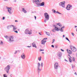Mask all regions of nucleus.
Returning <instances> with one entry per match:
<instances>
[{
	"label": "nucleus",
	"instance_id": "nucleus-1",
	"mask_svg": "<svg viewBox=\"0 0 77 77\" xmlns=\"http://www.w3.org/2000/svg\"><path fill=\"white\" fill-rule=\"evenodd\" d=\"M32 2L35 3L37 5H38L39 6H43L45 4L44 2H42L40 4L41 2V0H33Z\"/></svg>",
	"mask_w": 77,
	"mask_h": 77
},
{
	"label": "nucleus",
	"instance_id": "nucleus-2",
	"mask_svg": "<svg viewBox=\"0 0 77 77\" xmlns=\"http://www.w3.org/2000/svg\"><path fill=\"white\" fill-rule=\"evenodd\" d=\"M44 16L45 18V19L44 20L45 23H46V21H48L49 20V15L48 14V13H44Z\"/></svg>",
	"mask_w": 77,
	"mask_h": 77
},
{
	"label": "nucleus",
	"instance_id": "nucleus-3",
	"mask_svg": "<svg viewBox=\"0 0 77 77\" xmlns=\"http://www.w3.org/2000/svg\"><path fill=\"white\" fill-rule=\"evenodd\" d=\"M14 41V37L12 36H9L8 38V42L9 43H11L12 42Z\"/></svg>",
	"mask_w": 77,
	"mask_h": 77
},
{
	"label": "nucleus",
	"instance_id": "nucleus-4",
	"mask_svg": "<svg viewBox=\"0 0 77 77\" xmlns=\"http://www.w3.org/2000/svg\"><path fill=\"white\" fill-rule=\"evenodd\" d=\"M6 9H7L8 12H9L10 15L12 14V8L6 7Z\"/></svg>",
	"mask_w": 77,
	"mask_h": 77
},
{
	"label": "nucleus",
	"instance_id": "nucleus-5",
	"mask_svg": "<svg viewBox=\"0 0 77 77\" xmlns=\"http://www.w3.org/2000/svg\"><path fill=\"white\" fill-rule=\"evenodd\" d=\"M37 70L38 72H39L41 71V69L40 68V63H37Z\"/></svg>",
	"mask_w": 77,
	"mask_h": 77
},
{
	"label": "nucleus",
	"instance_id": "nucleus-6",
	"mask_svg": "<svg viewBox=\"0 0 77 77\" xmlns=\"http://www.w3.org/2000/svg\"><path fill=\"white\" fill-rule=\"evenodd\" d=\"M65 2H61L59 3V5L60 6H62L63 8H65Z\"/></svg>",
	"mask_w": 77,
	"mask_h": 77
},
{
	"label": "nucleus",
	"instance_id": "nucleus-7",
	"mask_svg": "<svg viewBox=\"0 0 77 77\" xmlns=\"http://www.w3.org/2000/svg\"><path fill=\"white\" fill-rule=\"evenodd\" d=\"M59 66V64H58V63H55L54 64V69L57 70V69H58Z\"/></svg>",
	"mask_w": 77,
	"mask_h": 77
},
{
	"label": "nucleus",
	"instance_id": "nucleus-8",
	"mask_svg": "<svg viewBox=\"0 0 77 77\" xmlns=\"http://www.w3.org/2000/svg\"><path fill=\"white\" fill-rule=\"evenodd\" d=\"M30 31L28 29L26 30L25 33L26 34H29V35H31L32 34V31L31 30Z\"/></svg>",
	"mask_w": 77,
	"mask_h": 77
},
{
	"label": "nucleus",
	"instance_id": "nucleus-9",
	"mask_svg": "<svg viewBox=\"0 0 77 77\" xmlns=\"http://www.w3.org/2000/svg\"><path fill=\"white\" fill-rule=\"evenodd\" d=\"M62 53L60 52H58L57 53V56L58 57L59 59H60L61 57H62Z\"/></svg>",
	"mask_w": 77,
	"mask_h": 77
},
{
	"label": "nucleus",
	"instance_id": "nucleus-10",
	"mask_svg": "<svg viewBox=\"0 0 77 77\" xmlns=\"http://www.w3.org/2000/svg\"><path fill=\"white\" fill-rule=\"evenodd\" d=\"M10 69V66L9 65H8L7 66V67L5 68V69L7 73H8L9 72V69Z\"/></svg>",
	"mask_w": 77,
	"mask_h": 77
},
{
	"label": "nucleus",
	"instance_id": "nucleus-11",
	"mask_svg": "<svg viewBox=\"0 0 77 77\" xmlns=\"http://www.w3.org/2000/svg\"><path fill=\"white\" fill-rule=\"evenodd\" d=\"M21 57L22 59H24L26 58V55L24 53H23L21 55Z\"/></svg>",
	"mask_w": 77,
	"mask_h": 77
},
{
	"label": "nucleus",
	"instance_id": "nucleus-12",
	"mask_svg": "<svg viewBox=\"0 0 77 77\" xmlns=\"http://www.w3.org/2000/svg\"><path fill=\"white\" fill-rule=\"evenodd\" d=\"M47 42V41L46 40H42V44L43 45H44L45 44V42Z\"/></svg>",
	"mask_w": 77,
	"mask_h": 77
},
{
	"label": "nucleus",
	"instance_id": "nucleus-13",
	"mask_svg": "<svg viewBox=\"0 0 77 77\" xmlns=\"http://www.w3.org/2000/svg\"><path fill=\"white\" fill-rule=\"evenodd\" d=\"M13 26V25H8L7 26V28L8 29H10V28H12V27Z\"/></svg>",
	"mask_w": 77,
	"mask_h": 77
},
{
	"label": "nucleus",
	"instance_id": "nucleus-14",
	"mask_svg": "<svg viewBox=\"0 0 77 77\" xmlns=\"http://www.w3.org/2000/svg\"><path fill=\"white\" fill-rule=\"evenodd\" d=\"M32 45L33 47H35V48H37V47H36V44L34 42L32 43Z\"/></svg>",
	"mask_w": 77,
	"mask_h": 77
},
{
	"label": "nucleus",
	"instance_id": "nucleus-15",
	"mask_svg": "<svg viewBox=\"0 0 77 77\" xmlns=\"http://www.w3.org/2000/svg\"><path fill=\"white\" fill-rule=\"evenodd\" d=\"M67 53H69V54H71L72 53V51H70V50L67 49Z\"/></svg>",
	"mask_w": 77,
	"mask_h": 77
},
{
	"label": "nucleus",
	"instance_id": "nucleus-16",
	"mask_svg": "<svg viewBox=\"0 0 77 77\" xmlns=\"http://www.w3.org/2000/svg\"><path fill=\"white\" fill-rule=\"evenodd\" d=\"M72 51L74 52H75V51H77V49H76V48L75 47V48H73V49H72Z\"/></svg>",
	"mask_w": 77,
	"mask_h": 77
},
{
	"label": "nucleus",
	"instance_id": "nucleus-17",
	"mask_svg": "<svg viewBox=\"0 0 77 77\" xmlns=\"http://www.w3.org/2000/svg\"><path fill=\"white\" fill-rule=\"evenodd\" d=\"M66 9H67V11H69L71 9V8L70 9L69 8V7L68 5H67Z\"/></svg>",
	"mask_w": 77,
	"mask_h": 77
},
{
	"label": "nucleus",
	"instance_id": "nucleus-18",
	"mask_svg": "<svg viewBox=\"0 0 77 77\" xmlns=\"http://www.w3.org/2000/svg\"><path fill=\"white\" fill-rule=\"evenodd\" d=\"M12 27L13 28V31H14L15 30H17V28H15V26H14V25H13Z\"/></svg>",
	"mask_w": 77,
	"mask_h": 77
},
{
	"label": "nucleus",
	"instance_id": "nucleus-19",
	"mask_svg": "<svg viewBox=\"0 0 77 77\" xmlns=\"http://www.w3.org/2000/svg\"><path fill=\"white\" fill-rule=\"evenodd\" d=\"M22 12H23L24 13H27V11H26L25 10H24V8H22Z\"/></svg>",
	"mask_w": 77,
	"mask_h": 77
},
{
	"label": "nucleus",
	"instance_id": "nucleus-20",
	"mask_svg": "<svg viewBox=\"0 0 77 77\" xmlns=\"http://www.w3.org/2000/svg\"><path fill=\"white\" fill-rule=\"evenodd\" d=\"M55 30L56 31H59V30H60V29H59L58 28L56 27L55 28Z\"/></svg>",
	"mask_w": 77,
	"mask_h": 77
},
{
	"label": "nucleus",
	"instance_id": "nucleus-21",
	"mask_svg": "<svg viewBox=\"0 0 77 77\" xmlns=\"http://www.w3.org/2000/svg\"><path fill=\"white\" fill-rule=\"evenodd\" d=\"M3 45V42L2 41H1V42L0 43V45Z\"/></svg>",
	"mask_w": 77,
	"mask_h": 77
},
{
	"label": "nucleus",
	"instance_id": "nucleus-22",
	"mask_svg": "<svg viewBox=\"0 0 77 77\" xmlns=\"http://www.w3.org/2000/svg\"><path fill=\"white\" fill-rule=\"evenodd\" d=\"M70 48L72 50L73 48H75V47L71 45L70 46Z\"/></svg>",
	"mask_w": 77,
	"mask_h": 77
},
{
	"label": "nucleus",
	"instance_id": "nucleus-23",
	"mask_svg": "<svg viewBox=\"0 0 77 77\" xmlns=\"http://www.w3.org/2000/svg\"><path fill=\"white\" fill-rule=\"evenodd\" d=\"M66 40H67V41H68L69 42V43H70L71 42H70V41H69V40L68 39V38L66 37Z\"/></svg>",
	"mask_w": 77,
	"mask_h": 77
},
{
	"label": "nucleus",
	"instance_id": "nucleus-24",
	"mask_svg": "<svg viewBox=\"0 0 77 77\" xmlns=\"http://www.w3.org/2000/svg\"><path fill=\"white\" fill-rule=\"evenodd\" d=\"M60 32H63V29H62V28H61L60 29Z\"/></svg>",
	"mask_w": 77,
	"mask_h": 77
},
{
	"label": "nucleus",
	"instance_id": "nucleus-25",
	"mask_svg": "<svg viewBox=\"0 0 77 77\" xmlns=\"http://www.w3.org/2000/svg\"><path fill=\"white\" fill-rule=\"evenodd\" d=\"M45 32L46 33H47L46 35H48V36H50V33H49L48 32Z\"/></svg>",
	"mask_w": 77,
	"mask_h": 77
},
{
	"label": "nucleus",
	"instance_id": "nucleus-26",
	"mask_svg": "<svg viewBox=\"0 0 77 77\" xmlns=\"http://www.w3.org/2000/svg\"><path fill=\"white\" fill-rule=\"evenodd\" d=\"M67 5L69 7V8L70 9V8H71L72 6L70 4H69Z\"/></svg>",
	"mask_w": 77,
	"mask_h": 77
},
{
	"label": "nucleus",
	"instance_id": "nucleus-27",
	"mask_svg": "<svg viewBox=\"0 0 77 77\" xmlns=\"http://www.w3.org/2000/svg\"><path fill=\"white\" fill-rule=\"evenodd\" d=\"M43 65H44L43 63H41V66L42 68V67H43Z\"/></svg>",
	"mask_w": 77,
	"mask_h": 77
},
{
	"label": "nucleus",
	"instance_id": "nucleus-28",
	"mask_svg": "<svg viewBox=\"0 0 77 77\" xmlns=\"http://www.w3.org/2000/svg\"><path fill=\"white\" fill-rule=\"evenodd\" d=\"M38 59L39 61H41V57L40 56V57H38Z\"/></svg>",
	"mask_w": 77,
	"mask_h": 77
},
{
	"label": "nucleus",
	"instance_id": "nucleus-29",
	"mask_svg": "<svg viewBox=\"0 0 77 77\" xmlns=\"http://www.w3.org/2000/svg\"><path fill=\"white\" fill-rule=\"evenodd\" d=\"M52 11H53V13H54V14L56 13V10H54V9H52Z\"/></svg>",
	"mask_w": 77,
	"mask_h": 77
},
{
	"label": "nucleus",
	"instance_id": "nucleus-30",
	"mask_svg": "<svg viewBox=\"0 0 77 77\" xmlns=\"http://www.w3.org/2000/svg\"><path fill=\"white\" fill-rule=\"evenodd\" d=\"M56 12L57 14H60L61 15H62V14H61L58 11H56Z\"/></svg>",
	"mask_w": 77,
	"mask_h": 77
},
{
	"label": "nucleus",
	"instance_id": "nucleus-31",
	"mask_svg": "<svg viewBox=\"0 0 77 77\" xmlns=\"http://www.w3.org/2000/svg\"><path fill=\"white\" fill-rule=\"evenodd\" d=\"M72 69H73V68H74V66H74V65L72 64Z\"/></svg>",
	"mask_w": 77,
	"mask_h": 77
},
{
	"label": "nucleus",
	"instance_id": "nucleus-32",
	"mask_svg": "<svg viewBox=\"0 0 77 77\" xmlns=\"http://www.w3.org/2000/svg\"><path fill=\"white\" fill-rule=\"evenodd\" d=\"M52 31L53 32H56V29H55V28L54 29H53Z\"/></svg>",
	"mask_w": 77,
	"mask_h": 77
},
{
	"label": "nucleus",
	"instance_id": "nucleus-33",
	"mask_svg": "<svg viewBox=\"0 0 77 77\" xmlns=\"http://www.w3.org/2000/svg\"><path fill=\"white\" fill-rule=\"evenodd\" d=\"M57 25H58V26H60V27H61V24H60V23H57Z\"/></svg>",
	"mask_w": 77,
	"mask_h": 77
},
{
	"label": "nucleus",
	"instance_id": "nucleus-34",
	"mask_svg": "<svg viewBox=\"0 0 77 77\" xmlns=\"http://www.w3.org/2000/svg\"><path fill=\"white\" fill-rule=\"evenodd\" d=\"M4 77H7V75H6V74H4Z\"/></svg>",
	"mask_w": 77,
	"mask_h": 77
},
{
	"label": "nucleus",
	"instance_id": "nucleus-35",
	"mask_svg": "<svg viewBox=\"0 0 77 77\" xmlns=\"http://www.w3.org/2000/svg\"><path fill=\"white\" fill-rule=\"evenodd\" d=\"M72 61H73V62H74V61H75V58H74V57H73L72 58Z\"/></svg>",
	"mask_w": 77,
	"mask_h": 77
},
{
	"label": "nucleus",
	"instance_id": "nucleus-36",
	"mask_svg": "<svg viewBox=\"0 0 77 77\" xmlns=\"http://www.w3.org/2000/svg\"><path fill=\"white\" fill-rule=\"evenodd\" d=\"M40 51H44V49H40Z\"/></svg>",
	"mask_w": 77,
	"mask_h": 77
},
{
	"label": "nucleus",
	"instance_id": "nucleus-37",
	"mask_svg": "<svg viewBox=\"0 0 77 77\" xmlns=\"http://www.w3.org/2000/svg\"><path fill=\"white\" fill-rule=\"evenodd\" d=\"M4 37L5 38H6V39H7L8 38V37L7 35L5 36Z\"/></svg>",
	"mask_w": 77,
	"mask_h": 77
},
{
	"label": "nucleus",
	"instance_id": "nucleus-38",
	"mask_svg": "<svg viewBox=\"0 0 77 77\" xmlns=\"http://www.w3.org/2000/svg\"><path fill=\"white\" fill-rule=\"evenodd\" d=\"M13 31L15 32V33H18V31H17V30H15L14 31Z\"/></svg>",
	"mask_w": 77,
	"mask_h": 77
},
{
	"label": "nucleus",
	"instance_id": "nucleus-39",
	"mask_svg": "<svg viewBox=\"0 0 77 77\" xmlns=\"http://www.w3.org/2000/svg\"><path fill=\"white\" fill-rule=\"evenodd\" d=\"M69 59L70 62L71 63V62H72V60H71V59H70V58H69Z\"/></svg>",
	"mask_w": 77,
	"mask_h": 77
},
{
	"label": "nucleus",
	"instance_id": "nucleus-40",
	"mask_svg": "<svg viewBox=\"0 0 77 77\" xmlns=\"http://www.w3.org/2000/svg\"><path fill=\"white\" fill-rule=\"evenodd\" d=\"M5 19V17H3L2 20H4Z\"/></svg>",
	"mask_w": 77,
	"mask_h": 77
},
{
	"label": "nucleus",
	"instance_id": "nucleus-41",
	"mask_svg": "<svg viewBox=\"0 0 77 77\" xmlns=\"http://www.w3.org/2000/svg\"><path fill=\"white\" fill-rule=\"evenodd\" d=\"M34 17L35 20H36V17L35 16H34Z\"/></svg>",
	"mask_w": 77,
	"mask_h": 77
},
{
	"label": "nucleus",
	"instance_id": "nucleus-42",
	"mask_svg": "<svg viewBox=\"0 0 77 77\" xmlns=\"http://www.w3.org/2000/svg\"><path fill=\"white\" fill-rule=\"evenodd\" d=\"M54 28H55V27H56V25H54Z\"/></svg>",
	"mask_w": 77,
	"mask_h": 77
},
{
	"label": "nucleus",
	"instance_id": "nucleus-43",
	"mask_svg": "<svg viewBox=\"0 0 77 77\" xmlns=\"http://www.w3.org/2000/svg\"><path fill=\"white\" fill-rule=\"evenodd\" d=\"M71 34L72 36H74V33H73V32H72Z\"/></svg>",
	"mask_w": 77,
	"mask_h": 77
},
{
	"label": "nucleus",
	"instance_id": "nucleus-44",
	"mask_svg": "<svg viewBox=\"0 0 77 77\" xmlns=\"http://www.w3.org/2000/svg\"><path fill=\"white\" fill-rule=\"evenodd\" d=\"M46 39H47V38H44L43 39V40H46Z\"/></svg>",
	"mask_w": 77,
	"mask_h": 77
},
{
	"label": "nucleus",
	"instance_id": "nucleus-45",
	"mask_svg": "<svg viewBox=\"0 0 77 77\" xmlns=\"http://www.w3.org/2000/svg\"><path fill=\"white\" fill-rule=\"evenodd\" d=\"M64 28H65V26H63L61 28V29H63V28L64 29Z\"/></svg>",
	"mask_w": 77,
	"mask_h": 77
},
{
	"label": "nucleus",
	"instance_id": "nucleus-46",
	"mask_svg": "<svg viewBox=\"0 0 77 77\" xmlns=\"http://www.w3.org/2000/svg\"><path fill=\"white\" fill-rule=\"evenodd\" d=\"M51 47H53V48H54V45H52L51 46Z\"/></svg>",
	"mask_w": 77,
	"mask_h": 77
},
{
	"label": "nucleus",
	"instance_id": "nucleus-47",
	"mask_svg": "<svg viewBox=\"0 0 77 77\" xmlns=\"http://www.w3.org/2000/svg\"><path fill=\"white\" fill-rule=\"evenodd\" d=\"M74 74H75V75H77V74L76 72H75Z\"/></svg>",
	"mask_w": 77,
	"mask_h": 77
},
{
	"label": "nucleus",
	"instance_id": "nucleus-48",
	"mask_svg": "<svg viewBox=\"0 0 77 77\" xmlns=\"http://www.w3.org/2000/svg\"><path fill=\"white\" fill-rule=\"evenodd\" d=\"M17 51H16L14 53V54H17Z\"/></svg>",
	"mask_w": 77,
	"mask_h": 77
},
{
	"label": "nucleus",
	"instance_id": "nucleus-49",
	"mask_svg": "<svg viewBox=\"0 0 77 77\" xmlns=\"http://www.w3.org/2000/svg\"><path fill=\"white\" fill-rule=\"evenodd\" d=\"M61 51H64V50H63L62 49H61Z\"/></svg>",
	"mask_w": 77,
	"mask_h": 77
},
{
	"label": "nucleus",
	"instance_id": "nucleus-50",
	"mask_svg": "<svg viewBox=\"0 0 77 77\" xmlns=\"http://www.w3.org/2000/svg\"><path fill=\"white\" fill-rule=\"evenodd\" d=\"M55 41V39H53V42H54Z\"/></svg>",
	"mask_w": 77,
	"mask_h": 77
},
{
	"label": "nucleus",
	"instance_id": "nucleus-51",
	"mask_svg": "<svg viewBox=\"0 0 77 77\" xmlns=\"http://www.w3.org/2000/svg\"><path fill=\"white\" fill-rule=\"evenodd\" d=\"M38 34H39V35H41V33H40V32H39V33H38Z\"/></svg>",
	"mask_w": 77,
	"mask_h": 77
},
{
	"label": "nucleus",
	"instance_id": "nucleus-52",
	"mask_svg": "<svg viewBox=\"0 0 77 77\" xmlns=\"http://www.w3.org/2000/svg\"><path fill=\"white\" fill-rule=\"evenodd\" d=\"M31 47V46H27V47Z\"/></svg>",
	"mask_w": 77,
	"mask_h": 77
},
{
	"label": "nucleus",
	"instance_id": "nucleus-53",
	"mask_svg": "<svg viewBox=\"0 0 77 77\" xmlns=\"http://www.w3.org/2000/svg\"><path fill=\"white\" fill-rule=\"evenodd\" d=\"M15 22H18V21L17 20H15Z\"/></svg>",
	"mask_w": 77,
	"mask_h": 77
},
{
	"label": "nucleus",
	"instance_id": "nucleus-54",
	"mask_svg": "<svg viewBox=\"0 0 77 77\" xmlns=\"http://www.w3.org/2000/svg\"><path fill=\"white\" fill-rule=\"evenodd\" d=\"M76 27H77V26H75V28H76Z\"/></svg>",
	"mask_w": 77,
	"mask_h": 77
},
{
	"label": "nucleus",
	"instance_id": "nucleus-55",
	"mask_svg": "<svg viewBox=\"0 0 77 77\" xmlns=\"http://www.w3.org/2000/svg\"><path fill=\"white\" fill-rule=\"evenodd\" d=\"M63 38H65V35H63Z\"/></svg>",
	"mask_w": 77,
	"mask_h": 77
},
{
	"label": "nucleus",
	"instance_id": "nucleus-56",
	"mask_svg": "<svg viewBox=\"0 0 77 77\" xmlns=\"http://www.w3.org/2000/svg\"><path fill=\"white\" fill-rule=\"evenodd\" d=\"M65 61H66V62H68V61L66 60V59H65Z\"/></svg>",
	"mask_w": 77,
	"mask_h": 77
},
{
	"label": "nucleus",
	"instance_id": "nucleus-57",
	"mask_svg": "<svg viewBox=\"0 0 77 77\" xmlns=\"http://www.w3.org/2000/svg\"><path fill=\"white\" fill-rule=\"evenodd\" d=\"M42 54H44V52H42Z\"/></svg>",
	"mask_w": 77,
	"mask_h": 77
},
{
	"label": "nucleus",
	"instance_id": "nucleus-58",
	"mask_svg": "<svg viewBox=\"0 0 77 77\" xmlns=\"http://www.w3.org/2000/svg\"><path fill=\"white\" fill-rule=\"evenodd\" d=\"M57 47H58L57 46H56V48H57Z\"/></svg>",
	"mask_w": 77,
	"mask_h": 77
},
{
	"label": "nucleus",
	"instance_id": "nucleus-59",
	"mask_svg": "<svg viewBox=\"0 0 77 77\" xmlns=\"http://www.w3.org/2000/svg\"><path fill=\"white\" fill-rule=\"evenodd\" d=\"M14 2H17V1H16V0H15L14 1Z\"/></svg>",
	"mask_w": 77,
	"mask_h": 77
},
{
	"label": "nucleus",
	"instance_id": "nucleus-60",
	"mask_svg": "<svg viewBox=\"0 0 77 77\" xmlns=\"http://www.w3.org/2000/svg\"><path fill=\"white\" fill-rule=\"evenodd\" d=\"M54 43V42H52V44H53Z\"/></svg>",
	"mask_w": 77,
	"mask_h": 77
},
{
	"label": "nucleus",
	"instance_id": "nucleus-61",
	"mask_svg": "<svg viewBox=\"0 0 77 77\" xmlns=\"http://www.w3.org/2000/svg\"><path fill=\"white\" fill-rule=\"evenodd\" d=\"M1 57H0V59H1Z\"/></svg>",
	"mask_w": 77,
	"mask_h": 77
}]
</instances>
